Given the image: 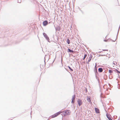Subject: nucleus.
<instances>
[{
    "mask_svg": "<svg viewBox=\"0 0 120 120\" xmlns=\"http://www.w3.org/2000/svg\"><path fill=\"white\" fill-rule=\"evenodd\" d=\"M43 24L44 26H45L48 24V22L47 21L45 20L43 22Z\"/></svg>",
    "mask_w": 120,
    "mask_h": 120,
    "instance_id": "7",
    "label": "nucleus"
},
{
    "mask_svg": "<svg viewBox=\"0 0 120 120\" xmlns=\"http://www.w3.org/2000/svg\"><path fill=\"white\" fill-rule=\"evenodd\" d=\"M118 33H117V35H116V40L117 38V37H118Z\"/></svg>",
    "mask_w": 120,
    "mask_h": 120,
    "instance_id": "25",
    "label": "nucleus"
},
{
    "mask_svg": "<svg viewBox=\"0 0 120 120\" xmlns=\"http://www.w3.org/2000/svg\"><path fill=\"white\" fill-rule=\"evenodd\" d=\"M54 26H55L54 25ZM55 28L56 30V31L58 30L59 31L60 30V27L59 26H57L56 28H55Z\"/></svg>",
    "mask_w": 120,
    "mask_h": 120,
    "instance_id": "10",
    "label": "nucleus"
},
{
    "mask_svg": "<svg viewBox=\"0 0 120 120\" xmlns=\"http://www.w3.org/2000/svg\"><path fill=\"white\" fill-rule=\"evenodd\" d=\"M67 42L68 44H70V41L69 38H68L67 39Z\"/></svg>",
    "mask_w": 120,
    "mask_h": 120,
    "instance_id": "15",
    "label": "nucleus"
},
{
    "mask_svg": "<svg viewBox=\"0 0 120 120\" xmlns=\"http://www.w3.org/2000/svg\"><path fill=\"white\" fill-rule=\"evenodd\" d=\"M105 56V55H101V54H100L98 56Z\"/></svg>",
    "mask_w": 120,
    "mask_h": 120,
    "instance_id": "20",
    "label": "nucleus"
},
{
    "mask_svg": "<svg viewBox=\"0 0 120 120\" xmlns=\"http://www.w3.org/2000/svg\"><path fill=\"white\" fill-rule=\"evenodd\" d=\"M112 41V42H115V41L116 40V39H115L114 41H113L112 40H111Z\"/></svg>",
    "mask_w": 120,
    "mask_h": 120,
    "instance_id": "26",
    "label": "nucleus"
},
{
    "mask_svg": "<svg viewBox=\"0 0 120 120\" xmlns=\"http://www.w3.org/2000/svg\"><path fill=\"white\" fill-rule=\"evenodd\" d=\"M92 56L91 55L90 56V57H89V59L88 60V64L89 63V62H90L91 60V59L92 58Z\"/></svg>",
    "mask_w": 120,
    "mask_h": 120,
    "instance_id": "12",
    "label": "nucleus"
},
{
    "mask_svg": "<svg viewBox=\"0 0 120 120\" xmlns=\"http://www.w3.org/2000/svg\"><path fill=\"white\" fill-rule=\"evenodd\" d=\"M74 51L73 50H71L69 49H68V52H72L73 53Z\"/></svg>",
    "mask_w": 120,
    "mask_h": 120,
    "instance_id": "14",
    "label": "nucleus"
},
{
    "mask_svg": "<svg viewBox=\"0 0 120 120\" xmlns=\"http://www.w3.org/2000/svg\"><path fill=\"white\" fill-rule=\"evenodd\" d=\"M107 93V94H109V92Z\"/></svg>",
    "mask_w": 120,
    "mask_h": 120,
    "instance_id": "32",
    "label": "nucleus"
},
{
    "mask_svg": "<svg viewBox=\"0 0 120 120\" xmlns=\"http://www.w3.org/2000/svg\"><path fill=\"white\" fill-rule=\"evenodd\" d=\"M75 95H74L72 96V101H71V103H74L75 102Z\"/></svg>",
    "mask_w": 120,
    "mask_h": 120,
    "instance_id": "4",
    "label": "nucleus"
},
{
    "mask_svg": "<svg viewBox=\"0 0 120 120\" xmlns=\"http://www.w3.org/2000/svg\"><path fill=\"white\" fill-rule=\"evenodd\" d=\"M105 86V85H104V86Z\"/></svg>",
    "mask_w": 120,
    "mask_h": 120,
    "instance_id": "38",
    "label": "nucleus"
},
{
    "mask_svg": "<svg viewBox=\"0 0 120 120\" xmlns=\"http://www.w3.org/2000/svg\"><path fill=\"white\" fill-rule=\"evenodd\" d=\"M87 56V54H85L84 57L83 59V60H84L85 58Z\"/></svg>",
    "mask_w": 120,
    "mask_h": 120,
    "instance_id": "18",
    "label": "nucleus"
},
{
    "mask_svg": "<svg viewBox=\"0 0 120 120\" xmlns=\"http://www.w3.org/2000/svg\"><path fill=\"white\" fill-rule=\"evenodd\" d=\"M119 73H120V72H119Z\"/></svg>",
    "mask_w": 120,
    "mask_h": 120,
    "instance_id": "40",
    "label": "nucleus"
},
{
    "mask_svg": "<svg viewBox=\"0 0 120 120\" xmlns=\"http://www.w3.org/2000/svg\"><path fill=\"white\" fill-rule=\"evenodd\" d=\"M86 92H87V89L86 88Z\"/></svg>",
    "mask_w": 120,
    "mask_h": 120,
    "instance_id": "27",
    "label": "nucleus"
},
{
    "mask_svg": "<svg viewBox=\"0 0 120 120\" xmlns=\"http://www.w3.org/2000/svg\"><path fill=\"white\" fill-rule=\"evenodd\" d=\"M97 65L96 63L94 70V72L95 73V74H97L98 73L97 68Z\"/></svg>",
    "mask_w": 120,
    "mask_h": 120,
    "instance_id": "6",
    "label": "nucleus"
},
{
    "mask_svg": "<svg viewBox=\"0 0 120 120\" xmlns=\"http://www.w3.org/2000/svg\"><path fill=\"white\" fill-rule=\"evenodd\" d=\"M114 64H115V65H116V64H114V63H113Z\"/></svg>",
    "mask_w": 120,
    "mask_h": 120,
    "instance_id": "34",
    "label": "nucleus"
},
{
    "mask_svg": "<svg viewBox=\"0 0 120 120\" xmlns=\"http://www.w3.org/2000/svg\"><path fill=\"white\" fill-rule=\"evenodd\" d=\"M95 77H96V78L97 79L98 82H99V79H98V77L97 76V74H95Z\"/></svg>",
    "mask_w": 120,
    "mask_h": 120,
    "instance_id": "19",
    "label": "nucleus"
},
{
    "mask_svg": "<svg viewBox=\"0 0 120 120\" xmlns=\"http://www.w3.org/2000/svg\"><path fill=\"white\" fill-rule=\"evenodd\" d=\"M80 11L82 12V11L81 10H80Z\"/></svg>",
    "mask_w": 120,
    "mask_h": 120,
    "instance_id": "35",
    "label": "nucleus"
},
{
    "mask_svg": "<svg viewBox=\"0 0 120 120\" xmlns=\"http://www.w3.org/2000/svg\"><path fill=\"white\" fill-rule=\"evenodd\" d=\"M115 70L117 71L118 73H119L120 71H118L116 69Z\"/></svg>",
    "mask_w": 120,
    "mask_h": 120,
    "instance_id": "22",
    "label": "nucleus"
},
{
    "mask_svg": "<svg viewBox=\"0 0 120 120\" xmlns=\"http://www.w3.org/2000/svg\"><path fill=\"white\" fill-rule=\"evenodd\" d=\"M113 72V71H112V70H109V72L110 73H112Z\"/></svg>",
    "mask_w": 120,
    "mask_h": 120,
    "instance_id": "17",
    "label": "nucleus"
},
{
    "mask_svg": "<svg viewBox=\"0 0 120 120\" xmlns=\"http://www.w3.org/2000/svg\"><path fill=\"white\" fill-rule=\"evenodd\" d=\"M64 111H63V112H64ZM65 113L64 114V116L68 115H69L71 113V112L69 110H67L65 111Z\"/></svg>",
    "mask_w": 120,
    "mask_h": 120,
    "instance_id": "2",
    "label": "nucleus"
},
{
    "mask_svg": "<svg viewBox=\"0 0 120 120\" xmlns=\"http://www.w3.org/2000/svg\"><path fill=\"white\" fill-rule=\"evenodd\" d=\"M106 116L107 118L109 120H113L109 116V114L107 113L106 114Z\"/></svg>",
    "mask_w": 120,
    "mask_h": 120,
    "instance_id": "8",
    "label": "nucleus"
},
{
    "mask_svg": "<svg viewBox=\"0 0 120 120\" xmlns=\"http://www.w3.org/2000/svg\"><path fill=\"white\" fill-rule=\"evenodd\" d=\"M87 101L91 103V102L90 100V98L89 97H87Z\"/></svg>",
    "mask_w": 120,
    "mask_h": 120,
    "instance_id": "13",
    "label": "nucleus"
},
{
    "mask_svg": "<svg viewBox=\"0 0 120 120\" xmlns=\"http://www.w3.org/2000/svg\"><path fill=\"white\" fill-rule=\"evenodd\" d=\"M95 112L97 113H99V109L97 108H95Z\"/></svg>",
    "mask_w": 120,
    "mask_h": 120,
    "instance_id": "9",
    "label": "nucleus"
},
{
    "mask_svg": "<svg viewBox=\"0 0 120 120\" xmlns=\"http://www.w3.org/2000/svg\"><path fill=\"white\" fill-rule=\"evenodd\" d=\"M103 71V69L101 68H99L98 69V71L99 72H102Z\"/></svg>",
    "mask_w": 120,
    "mask_h": 120,
    "instance_id": "11",
    "label": "nucleus"
},
{
    "mask_svg": "<svg viewBox=\"0 0 120 120\" xmlns=\"http://www.w3.org/2000/svg\"><path fill=\"white\" fill-rule=\"evenodd\" d=\"M30 114H31V112Z\"/></svg>",
    "mask_w": 120,
    "mask_h": 120,
    "instance_id": "39",
    "label": "nucleus"
},
{
    "mask_svg": "<svg viewBox=\"0 0 120 120\" xmlns=\"http://www.w3.org/2000/svg\"><path fill=\"white\" fill-rule=\"evenodd\" d=\"M45 60H44V62H45Z\"/></svg>",
    "mask_w": 120,
    "mask_h": 120,
    "instance_id": "30",
    "label": "nucleus"
},
{
    "mask_svg": "<svg viewBox=\"0 0 120 120\" xmlns=\"http://www.w3.org/2000/svg\"><path fill=\"white\" fill-rule=\"evenodd\" d=\"M78 103L79 106H80L82 103V100L80 99H79L77 101Z\"/></svg>",
    "mask_w": 120,
    "mask_h": 120,
    "instance_id": "5",
    "label": "nucleus"
},
{
    "mask_svg": "<svg viewBox=\"0 0 120 120\" xmlns=\"http://www.w3.org/2000/svg\"><path fill=\"white\" fill-rule=\"evenodd\" d=\"M108 89H109V90H111V89H110V88H109V87H108V88H107L106 89V90L107 91H108Z\"/></svg>",
    "mask_w": 120,
    "mask_h": 120,
    "instance_id": "23",
    "label": "nucleus"
},
{
    "mask_svg": "<svg viewBox=\"0 0 120 120\" xmlns=\"http://www.w3.org/2000/svg\"><path fill=\"white\" fill-rule=\"evenodd\" d=\"M116 64H117V63H116Z\"/></svg>",
    "mask_w": 120,
    "mask_h": 120,
    "instance_id": "36",
    "label": "nucleus"
},
{
    "mask_svg": "<svg viewBox=\"0 0 120 120\" xmlns=\"http://www.w3.org/2000/svg\"><path fill=\"white\" fill-rule=\"evenodd\" d=\"M63 112L62 111H59V112L54 114L53 115L51 116L52 118H53L56 117L61 113H62Z\"/></svg>",
    "mask_w": 120,
    "mask_h": 120,
    "instance_id": "1",
    "label": "nucleus"
},
{
    "mask_svg": "<svg viewBox=\"0 0 120 120\" xmlns=\"http://www.w3.org/2000/svg\"><path fill=\"white\" fill-rule=\"evenodd\" d=\"M103 87L104 88H104V86H103Z\"/></svg>",
    "mask_w": 120,
    "mask_h": 120,
    "instance_id": "37",
    "label": "nucleus"
},
{
    "mask_svg": "<svg viewBox=\"0 0 120 120\" xmlns=\"http://www.w3.org/2000/svg\"><path fill=\"white\" fill-rule=\"evenodd\" d=\"M44 37L48 41L50 42L49 39V37H48L46 34L45 33H43V34Z\"/></svg>",
    "mask_w": 120,
    "mask_h": 120,
    "instance_id": "3",
    "label": "nucleus"
},
{
    "mask_svg": "<svg viewBox=\"0 0 120 120\" xmlns=\"http://www.w3.org/2000/svg\"><path fill=\"white\" fill-rule=\"evenodd\" d=\"M102 93H101V95H100L101 97V98H104V97L102 95Z\"/></svg>",
    "mask_w": 120,
    "mask_h": 120,
    "instance_id": "21",
    "label": "nucleus"
},
{
    "mask_svg": "<svg viewBox=\"0 0 120 120\" xmlns=\"http://www.w3.org/2000/svg\"><path fill=\"white\" fill-rule=\"evenodd\" d=\"M104 41H105V42H106L107 41V40H104Z\"/></svg>",
    "mask_w": 120,
    "mask_h": 120,
    "instance_id": "28",
    "label": "nucleus"
},
{
    "mask_svg": "<svg viewBox=\"0 0 120 120\" xmlns=\"http://www.w3.org/2000/svg\"><path fill=\"white\" fill-rule=\"evenodd\" d=\"M102 50L103 51H108V49H103Z\"/></svg>",
    "mask_w": 120,
    "mask_h": 120,
    "instance_id": "24",
    "label": "nucleus"
},
{
    "mask_svg": "<svg viewBox=\"0 0 120 120\" xmlns=\"http://www.w3.org/2000/svg\"><path fill=\"white\" fill-rule=\"evenodd\" d=\"M68 67L70 70L71 71H73V69L71 68L69 66H68Z\"/></svg>",
    "mask_w": 120,
    "mask_h": 120,
    "instance_id": "16",
    "label": "nucleus"
},
{
    "mask_svg": "<svg viewBox=\"0 0 120 120\" xmlns=\"http://www.w3.org/2000/svg\"><path fill=\"white\" fill-rule=\"evenodd\" d=\"M108 84L109 85V86H110V84L109 83Z\"/></svg>",
    "mask_w": 120,
    "mask_h": 120,
    "instance_id": "33",
    "label": "nucleus"
},
{
    "mask_svg": "<svg viewBox=\"0 0 120 120\" xmlns=\"http://www.w3.org/2000/svg\"><path fill=\"white\" fill-rule=\"evenodd\" d=\"M102 52V51H99V52H98V53H101V52Z\"/></svg>",
    "mask_w": 120,
    "mask_h": 120,
    "instance_id": "29",
    "label": "nucleus"
},
{
    "mask_svg": "<svg viewBox=\"0 0 120 120\" xmlns=\"http://www.w3.org/2000/svg\"><path fill=\"white\" fill-rule=\"evenodd\" d=\"M118 76L119 77H119H120V76H119V74H118Z\"/></svg>",
    "mask_w": 120,
    "mask_h": 120,
    "instance_id": "31",
    "label": "nucleus"
}]
</instances>
